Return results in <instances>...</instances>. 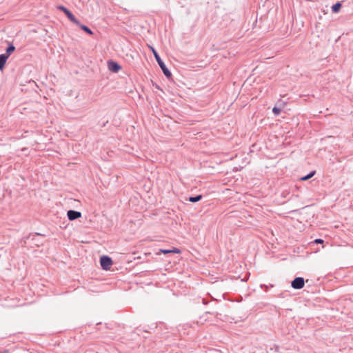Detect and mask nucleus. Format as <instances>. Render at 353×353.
<instances>
[{
  "label": "nucleus",
  "mask_w": 353,
  "mask_h": 353,
  "mask_svg": "<svg viewBox=\"0 0 353 353\" xmlns=\"http://www.w3.org/2000/svg\"><path fill=\"white\" fill-rule=\"evenodd\" d=\"M149 47H150V50H152V52L154 54V57L157 62L158 63L159 67L162 70L163 74L168 78L171 77V76H172L171 72L166 67L165 63L162 61V59H161L160 56L159 55V54L157 53L156 50L151 46H150Z\"/></svg>",
  "instance_id": "obj_1"
},
{
  "label": "nucleus",
  "mask_w": 353,
  "mask_h": 353,
  "mask_svg": "<svg viewBox=\"0 0 353 353\" xmlns=\"http://www.w3.org/2000/svg\"><path fill=\"white\" fill-rule=\"evenodd\" d=\"M100 263L103 270H110L112 261L110 257L103 255L100 258Z\"/></svg>",
  "instance_id": "obj_2"
},
{
  "label": "nucleus",
  "mask_w": 353,
  "mask_h": 353,
  "mask_svg": "<svg viewBox=\"0 0 353 353\" xmlns=\"http://www.w3.org/2000/svg\"><path fill=\"white\" fill-rule=\"evenodd\" d=\"M59 9L62 10L72 22L75 24H79V20H77L74 15L68 8L63 6H59Z\"/></svg>",
  "instance_id": "obj_3"
},
{
  "label": "nucleus",
  "mask_w": 353,
  "mask_h": 353,
  "mask_svg": "<svg viewBox=\"0 0 353 353\" xmlns=\"http://www.w3.org/2000/svg\"><path fill=\"white\" fill-rule=\"evenodd\" d=\"M305 281L302 277L295 278L291 283V286L294 289L300 290L303 288Z\"/></svg>",
  "instance_id": "obj_4"
},
{
  "label": "nucleus",
  "mask_w": 353,
  "mask_h": 353,
  "mask_svg": "<svg viewBox=\"0 0 353 353\" xmlns=\"http://www.w3.org/2000/svg\"><path fill=\"white\" fill-rule=\"evenodd\" d=\"M67 216L69 220L74 221L78 218H80L81 216V213L79 211L70 210L68 211Z\"/></svg>",
  "instance_id": "obj_5"
},
{
  "label": "nucleus",
  "mask_w": 353,
  "mask_h": 353,
  "mask_svg": "<svg viewBox=\"0 0 353 353\" xmlns=\"http://www.w3.org/2000/svg\"><path fill=\"white\" fill-rule=\"evenodd\" d=\"M108 68L110 71L114 72H119L121 67L116 62H114L112 61H108Z\"/></svg>",
  "instance_id": "obj_6"
},
{
  "label": "nucleus",
  "mask_w": 353,
  "mask_h": 353,
  "mask_svg": "<svg viewBox=\"0 0 353 353\" xmlns=\"http://www.w3.org/2000/svg\"><path fill=\"white\" fill-rule=\"evenodd\" d=\"M8 59V54H2L0 55V70H2L4 68Z\"/></svg>",
  "instance_id": "obj_7"
},
{
  "label": "nucleus",
  "mask_w": 353,
  "mask_h": 353,
  "mask_svg": "<svg viewBox=\"0 0 353 353\" xmlns=\"http://www.w3.org/2000/svg\"><path fill=\"white\" fill-rule=\"evenodd\" d=\"M81 30H83V31H85V32H87L88 34L92 35L93 34L92 31L91 30V29L90 28H88V26H85V25H83L81 24L79 21V24H77Z\"/></svg>",
  "instance_id": "obj_8"
},
{
  "label": "nucleus",
  "mask_w": 353,
  "mask_h": 353,
  "mask_svg": "<svg viewBox=\"0 0 353 353\" xmlns=\"http://www.w3.org/2000/svg\"><path fill=\"white\" fill-rule=\"evenodd\" d=\"M341 8V3L337 2L332 6L331 10H332V12L336 13L340 10Z\"/></svg>",
  "instance_id": "obj_9"
},
{
  "label": "nucleus",
  "mask_w": 353,
  "mask_h": 353,
  "mask_svg": "<svg viewBox=\"0 0 353 353\" xmlns=\"http://www.w3.org/2000/svg\"><path fill=\"white\" fill-rule=\"evenodd\" d=\"M202 199V195L199 194L196 196H190L188 201L192 203H195L200 201Z\"/></svg>",
  "instance_id": "obj_10"
},
{
  "label": "nucleus",
  "mask_w": 353,
  "mask_h": 353,
  "mask_svg": "<svg viewBox=\"0 0 353 353\" xmlns=\"http://www.w3.org/2000/svg\"><path fill=\"white\" fill-rule=\"evenodd\" d=\"M15 50V47L13 46V44H10L9 46L6 49V53L5 54H8V57L10 54L14 52Z\"/></svg>",
  "instance_id": "obj_11"
},
{
  "label": "nucleus",
  "mask_w": 353,
  "mask_h": 353,
  "mask_svg": "<svg viewBox=\"0 0 353 353\" xmlns=\"http://www.w3.org/2000/svg\"><path fill=\"white\" fill-rule=\"evenodd\" d=\"M314 174H315V171H312L310 174H307L306 176H303L301 178V180L302 181H306V180L312 178L314 175Z\"/></svg>",
  "instance_id": "obj_12"
},
{
  "label": "nucleus",
  "mask_w": 353,
  "mask_h": 353,
  "mask_svg": "<svg viewBox=\"0 0 353 353\" xmlns=\"http://www.w3.org/2000/svg\"><path fill=\"white\" fill-rule=\"evenodd\" d=\"M281 109L277 108V107H274L273 109H272V112H274V114L275 115H278L279 114V113L281 112Z\"/></svg>",
  "instance_id": "obj_13"
},
{
  "label": "nucleus",
  "mask_w": 353,
  "mask_h": 353,
  "mask_svg": "<svg viewBox=\"0 0 353 353\" xmlns=\"http://www.w3.org/2000/svg\"><path fill=\"white\" fill-rule=\"evenodd\" d=\"M160 252L163 253V254H168V253H171V250H163V249H161L159 250Z\"/></svg>",
  "instance_id": "obj_14"
},
{
  "label": "nucleus",
  "mask_w": 353,
  "mask_h": 353,
  "mask_svg": "<svg viewBox=\"0 0 353 353\" xmlns=\"http://www.w3.org/2000/svg\"><path fill=\"white\" fill-rule=\"evenodd\" d=\"M315 243H323V240L321 239H316L314 240V241Z\"/></svg>",
  "instance_id": "obj_15"
},
{
  "label": "nucleus",
  "mask_w": 353,
  "mask_h": 353,
  "mask_svg": "<svg viewBox=\"0 0 353 353\" xmlns=\"http://www.w3.org/2000/svg\"><path fill=\"white\" fill-rule=\"evenodd\" d=\"M171 252H173V253H180L181 251L177 249V248H174V250H171Z\"/></svg>",
  "instance_id": "obj_16"
}]
</instances>
